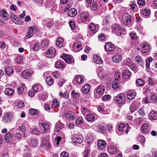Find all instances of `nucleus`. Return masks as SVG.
I'll use <instances>...</instances> for the list:
<instances>
[{"instance_id": "obj_44", "label": "nucleus", "mask_w": 157, "mask_h": 157, "mask_svg": "<svg viewBox=\"0 0 157 157\" xmlns=\"http://www.w3.org/2000/svg\"><path fill=\"white\" fill-rule=\"evenodd\" d=\"M136 83L140 86H142L144 84V81L141 79H138L136 80Z\"/></svg>"}, {"instance_id": "obj_37", "label": "nucleus", "mask_w": 157, "mask_h": 157, "mask_svg": "<svg viewBox=\"0 0 157 157\" xmlns=\"http://www.w3.org/2000/svg\"><path fill=\"white\" fill-rule=\"evenodd\" d=\"M142 52L143 53H146L147 52L149 49V46L145 43L142 44Z\"/></svg>"}, {"instance_id": "obj_7", "label": "nucleus", "mask_w": 157, "mask_h": 157, "mask_svg": "<svg viewBox=\"0 0 157 157\" xmlns=\"http://www.w3.org/2000/svg\"><path fill=\"white\" fill-rule=\"evenodd\" d=\"M82 44L80 41H77L73 44V48L75 51L77 52L80 50L82 49Z\"/></svg>"}, {"instance_id": "obj_50", "label": "nucleus", "mask_w": 157, "mask_h": 157, "mask_svg": "<svg viewBox=\"0 0 157 157\" xmlns=\"http://www.w3.org/2000/svg\"><path fill=\"white\" fill-rule=\"evenodd\" d=\"M40 48V44L38 43H36L34 44L32 49L33 51H36L39 50Z\"/></svg>"}, {"instance_id": "obj_23", "label": "nucleus", "mask_w": 157, "mask_h": 157, "mask_svg": "<svg viewBox=\"0 0 157 157\" xmlns=\"http://www.w3.org/2000/svg\"><path fill=\"white\" fill-rule=\"evenodd\" d=\"M150 10L147 8H145L140 10V14L143 16H147L150 14Z\"/></svg>"}, {"instance_id": "obj_31", "label": "nucleus", "mask_w": 157, "mask_h": 157, "mask_svg": "<svg viewBox=\"0 0 157 157\" xmlns=\"http://www.w3.org/2000/svg\"><path fill=\"white\" fill-rule=\"evenodd\" d=\"M42 89V87L40 84L35 85L33 87V89L35 93L40 91Z\"/></svg>"}, {"instance_id": "obj_43", "label": "nucleus", "mask_w": 157, "mask_h": 157, "mask_svg": "<svg viewBox=\"0 0 157 157\" xmlns=\"http://www.w3.org/2000/svg\"><path fill=\"white\" fill-rule=\"evenodd\" d=\"M14 137L18 140H20L22 138V135L21 133L20 132H15L14 134Z\"/></svg>"}, {"instance_id": "obj_10", "label": "nucleus", "mask_w": 157, "mask_h": 157, "mask_svg": "<svg viewBox=\"0 0 157 157\" xmlns=\"http://www.w3.org/2000/svg\"><path fill=\"white\" fill-rule=\"evenodd\" d=\"M140 103L138 101H133L130 105V109L131 113H133L140 106Z\"/></svg>"}, {"instance_id": "obj_39", "label": "nucleus", "mask_w": 157, "mask_h": 157, "mask_svg": "<svg viewBox=\"0 0 157 157\" xmlns=\"http://www.w3.org/2000/svg\"><path fill=\"white\" fill-rule=\"evenodd\" d=\"M43 23L46 26L50 28L52 26V21L50 20L47 19L44 20L43 21Z\"/></svg>"}, {"instance_id": "obj_18", "label": "nucleus", "mask_w": 157, "mask_h": 157, "mask_svg": "<svg viewBox=\"0 0 157 157\" xmlns=\"http://www.w3.org/2000/svg\"><path fill=\"white\" fill-rule=\"evenodd\" d=\"M62 58L67 63H71L72 61V58L70 56L64 54L62 56Z\"/></svg>"}, {"instance_id": "obj_40", "label": "nucleus", "mask_w": 157, "mask_h": 157, "mask_svg": "<svg viewBox=\"0 0 157 157\" xmlns=\"http://www.w3.org/2000/svg\"><path fill=\"white\" fill-rule=\"evenodd\" d=\"M75 80L77 83H81L83 82V79L81 76H76Z\"/></svg>"}, {"instance_id": "obj_57", "label": "nucleus", "mask_w": 157, "mask_h": 157, "mask_svg": "<svg viewBox=\"0 0 157 157\" xmlns=\"http://www.w3.org/2000/svg\"><path fill=\"white\" fill-rule=\"evenodd\" d=\"M125 128H126L125 124L123 123H121L119 124L118 129L120 131L122 132L123 131V130L125 129Z\"/></svg>"}, {"instance_id": "obj_52", "label": "nucleus", "mask_w": 157, "mask_h": 157, "mask_svg": "<svg viewBox=\"0 0 157 157\" xmlns=\"http://www.w3.org/2000/svg\"><path fill=\"white\" fill-rule=\"evenodd\" d=\"M55 127L56 130L58 131L63 128V125L61 123H57L56 124Z\"/></svg>"}, {"instance_id": "obj_17", "label": "nucleus", "mask_w": 157, "mask_h": 157, "mask_svg": "<svg viewBox=\"0 0 157 157\" xmlns=\"http://www.w3.org/2000/svg\"><path fill=\"white\" fill-rule=\"evenodd\" d=\"M75 114L74 112H70L68 113H65L64 116L66 118L70 120L73 121L75 118Z\"/></svg>"}, {"instance_id": "obj_6", "label": "nucleus", "mask_w": 157, "mask_h": 157, "mask_svg": "<svg viewBox=\"0 0 157 157\" xmlns=\"http://www.w3.org/2000/svg\"><path fill=\"white\" fill-rule=\"evenodd\" d=\"M89 28L92 33L95 34L98 31L99 26L98 24H95L93 23H92L89 24Z\"/></svg>"}, {"instance_id": "obj_51", "label": "nucleus", "mask_w": 157, "mask_h": 157, "mask_svg": "<svg viewBox=\"0 0 157 157\" xmlns=\"http://www.w3.org/2000/svg\"><path fill=\"white\" fill-rule=\"evenodd\" d=\"M129 35L131 39L132 40H135L137 38V36L135 33L132 32L129 34Z\"/></svg>"}, {"instance_id": "obj_47", "label": "nucleus", "mask_w": 157, "mask_h": 157, "mask_svg": "<svg viewBox=\"0 0 157 157\" xmlns=\"http://www.w3.org/2000/svg\"><path fill=\"white\" fill-rule=\"evenodd\" d=\"M31 144L32 147H36L38 144V142L36 139H33L31 140Z\"/></svg>"}, {"instance_id": "obj_20", "label": "nucleus", "mask_w": 157, "mask_h": 157, "mask_svg": "<svg viewBox=\"0 0 157 157\" xmlns=\"http://www.w3.org/2000/svg\"><path fill=\"white\" fill-rule=\"evenodd\" d=\"M136 96V94L133 90H130L127 93V98L129 100L133 99Z\"/></svg>"}, {"instance_id": "obj_21", "label": "nucleus", "mask_w": 157, "mask_h": 157, "mask_svg": "<svg viewBox=\"0 0 157 157\" xmlns=\"http://www.w3.org/2000/svg\"><path fill=\"white\" fill-rule=\"evenodd\" d=\"M93 58L94 61L97 64H101L103 62L101 58L97 55H94Z\"/></svg>"}, {"instance_id": "obj_16", "label": "nucleus", "mask_w": 157, "mask_h": 157, "mask_svg": "<svg viewBox=\"0 0 157 157\" xmlns=\"http://www.w3.org/2000/svg\"><path fill=\"white\" fill-rule=\"evenodd\" d=\"M122 56L121 55H115L113 56L112 60L114 62L119 63L122 61Z\"/></svg>"}, {"instance_id": "obj_36", "label": "nucleus", "mask_w": 157, "mask_h": 157, "mask_svg": "<svg viewBox=\"0 0 157 157\" xmlns=\"http://www.w3.org/2000/svg\"><path fill=\"white\" fill-rule=\"evenodd\" d=\"M41 124L43 127L44 130L46 132H49V125L47 123L45 122H42L41 123Z\"/></svg>"}, {"instance_id": "obj_2", "label": "nucleus", "mask_w": 157, "mask_h": 157, "mask_svg": "<svg viewBox=\"0 0 157 157\" xmlns=\"http://www.w3.org/2000/svg\"><path fill=\"white\" fill-rule=\"evenodd\" d=\"M123 24L130 26L132 25V17L128 13H125L123 14L122 17Z\"/></svg>"}, {"instance_id": "obj_26", "label": "nucleus", "mask_w": 157, "mask_h": 157, "mask_svg": "<svg viewBox=\"0 0 157 157\" xmlns=\"http://www.w3.org/2000/svg\"><path fill=\"white\" fill-rule=\"evenodd\" d=\"M77 13V11L75 8L71 9L68 12V15L70 17L75 16Z\"/></svg>"}, {"instance_id": "obj_54", "label": "nucleus", "mask_w": 157, "mask_h": 157, "mask_svg": "<svg viewBox=\"0 0 157 157\" xmlns=\"http://www.w3.org/2000/svg\"><path fill=\"white\" fill-rule=\"evenodd\" d=\"M138 114L140 116H144L145 114V112L143 108H140L138 110Z\"/></svg>"}, {"instance_id": "obj_22", "label": "nucleus", "mask_w": 157, "mask_h": 157, "mask_svg": "<svg viewBox=\"0 0 157 157\" xmlns=\"http://www.w3.org/2000/svg\"><path fill=\"white\" fill-rule=\"evenodd\" d=\"M10 17L11 20L15 24H19V22L18 21V18L17 17V16L15 15L14 13H11L10 14Z\"/></svg>"}, {"instance_id": "obj_28", "label": "nucleus", "mask_w": 157, "mask_h": 157, "mask_svg": "<svg viewBox=\"0 0 157 157\" xmlns=\"http://www.w3.org/2000/svg\"><path fill=\"white\" fill-rule=\"evenodd\" d=\"M108 150L109 153L111 154H114L117 152V148L114 146H109L108 149Z\"/></svg>"}, {"instance_id": "obj_9", "label": "nucleus", "mask_w": 157, "mask_h": 157, "mask_svg": "<svg viewBox=\"0 0 157 157\" xmlns=\"http://www.w3.org/2000/svg\"><path fill=\"white\" fill-rule=\"evenodd\" d=\"M41 147L45 148H48L50 146L48 141L44 137H41L40 140Z\"/></svg>"}, {"instance_id": "obj_34", "label": "nucleus", "mask_w": 157, "mask_h": 157, "mask_svg": "<svg viewBox=\"0 0 157 157\" xmlns=\"http://www.w3.org/2000/svg\"><path fill=\"white\" fill-rule=\"evenodd\" d=\"M46 84L49 86L52 85L53 83V80L51 77H48L45 80Z\"/></svg>"}, {"instance_id": "obj_55", "label": "nucleus", "mask_w": 157, "mask_h": 157, "mask_svg": "<svg viewBox=\"0 0 157 157\" xmlns=\"http://www.w3.org/2000/svg\"><path fill=\"white\" fill-rule=\"evenodd\" d=\"M83 118L81 117H79L77 118L75 123L76 124H81L83 122Z\"/></svg>"}, {"instance_id": "obj_49", "label": "nucleus", "mask_w": 157, "mask_h": 157, "mask_svg": "<svg viewBox=\"0 0 157 157\" xmlns=\"http://www.w3.org/2000/svg\"><path fill=\"white\" fill-rule=\"evenodd\" d=\"M64 63L60 61H58L56 63V67L57 68H63L65 67Z\"/></svg>"}, {"instance_id": "obj_59", "label": "nucleus", "mask_w": 157, "mask_h": 157, "mask_svg": "<svg viewBox=\"0 0 157 157\" xmlns=\"http://www.w3.org/2000/svg\"><path fill=\"white\" fill-rule=\"evenodd\" d=\"M71 95L74 98H76L79 96V94L78 93L75 92L74 90H72L71 91Z\"/></svg>"}, {"instance_id": "obj_33", "label": "nucleus", "mask_w": 157, "mask_h": 157, "mask_svg": "<svg viewBox=\"0 0 157 157\" xmlns=\"http://www.w3.org/2000/svg\"><path fill=\"white\" fill-rule=\"evenodd\" d=\"M105 90L104 86H98L97 89L96 91L99 95H101L104 92Z\"/></svg>"}, {"instance_id": "obj_41", "label": "nucleus", "mask_w": 157, "mask_h": 157, "mask_svg": "<svg viewBox=\"0 0 157 157\" xmlns=\"http://www.w3.org/2000/svg\"><path fill=\"white\" fill-rule=\"evenodd\" d=\"M49 41L47 40H44L41 43V45L42 48H46L48 46Z\"/></svg>"}, {"instance_id": "obj_24", "label": "nucleus", "mask_w": 157, "mask_h": 157, "mask_svg": "<svg viewBox=\"0 0 157 157\" xmlns=\"http://www.w3.org/2000/svg\"><path fill=\"white\" fill-rule=\"evenodd\" d=\"M136 60L137 63L139 64L143 68L144 67V62L143 59L139 56H137L136 57Z\"/></svg>"}, {"instance_id": "obj_4", "label": "nucleus", "mask_w": 157, "mask_h": 157, "mask_svg": "<svg viewBox=\"0 0 157 157\" xmlns=\"http://www.w3.org/2000/svg\"><path fill=\"white\" fill-rule=\"evenodd\" d=\"M46 56L49 58H53L56 55V50L53 47L49 48L45 52Z\"/></svg>"}, {"instance_id": "obj_3", "label": "nucleus", "mask_w": 157, "mask_h": 157, "mask_svg": "<svg viewBox=\"0 0 157 157\" xmlns=\"http://www.w3.org/2000/svg\"><path fill=\"white\" fill-rule=\"evenodd\" d=\"M89 16L88 13L82 12L78 16L77 21L79 23L88 22L89 21Z\"/></svg>"}, {"instance_id": "obj_56", "label": "nucleus", "mask_w": 157, "mask_h": 157, "mask_svg": "<svg viewBox=\"0 0 157 157\" xmlns=\"http://www.w3.org/2000/svg\"><path fill=\"white\" fill-rule=\"evenodd\" d=\"M24 88V84H21L20 86L18 89V91L20 94H22Z\"/></svg>"}, {"instance_id": "obj_1", "label": "nucleus", "mask_w": 157, "mask_h": 157, "mask_svg": "<svg viewBox=\"0 0 157 157\" xmlns=\"http://www.w3.org/2000/svg\"><path fill=\"white\" fill-rule=\"evenodd\" d=\"M125 97L124 94L120 93L113 97L114 102L117 104L123 105L125 103Z\"/></svg>"}, {"instance_id": "obj_38", "label": "nucleus", "mask_w": 157, "mask_h": 157, "mask_svg": "<svg viewBox=\"0 0 157 157\" xmlns=\"http://www.w3.org/2000/svg\"><path fill=\"white\" fill-rule=\"evenodd\" d=\"M138 140L139 143L142 145H144L145 142V138L143 135H140L138 137Z\"/></svg>"}, {"instance_id": "obj_60", "label": "nucleus", "mask_w": 157, "mask_h": 157, "mask_svg": "<svg viewBox=\"0 0 157 157\" xmlns=\"http://www.w3.org/2000/svg\"><path fill=\"white\" fill-rule=\"evenodd\" d=\"M90 151L88 148L85 149L84 152L83 153V157H89V154Z\"/></svg>"}, {"instance_id": "obj_46", "label": "nucleus", "mask_w": 157, "mask_h": 157, "mask_svg": "<svg viewBox=\"0 0 157 157\" xmlns=\"http://www.w3.org/2000/svg\"><path fill=\"white\" fill-rule=\"evenodd\" d=\"M98 77L102 78H104L106 75V73L103 71H100L98 73Z\"/></svg>"}, {"instance_id": "obj_8", "label": "nucleus", "mask_w": 157, "mask_h": 157, "mask_svg": "<svg viewBox=\"0 0 157 157\" xmlns=\"http://www.w3.org/2000/svg\"><path fill=\"white\" fill-rule=\"evenodd\" d=\"M104 48L106 52H113L115 49V46L112 43L108 42L105 45Z\"/></svg>"}, {"instance_id": "obj_35", "label": "nucleus", "mask_w": 157, "mask_h": 157, "mask_svg": "<svg viewBox=\"0 0 157 157\" xmlns=\"http://www.w3.org/2000/svg\"><path fill=\"white\" fill-rule=\"evenodd\" d=\"M86 120L89 121H95L94 116L93 114H87L86 116Z\"/></svg>"}, {"instance_id": "obj_25", "label": "nucleus", "mask_w": 157, "mask_h": 157, "mask_svg": "<svg viewBox=\"0 0 157 157\" xmlns=\"http://www.w3.org/2000/svg\"><path fill=\"white\" fill-rule=\"evenodd\" d=\"M148 117L151 120H155L157 119V113L152 110L149 115Z\"/></svg>"}, {"instance_id": "obj_12", "label": "nucleus", "mask_w": 157, "mask_h": 157, "mask_svg": "<svg viewBox=\"0 0 157 157\" xmlns=\"http://www.w3.org/2000/svg\"><path fill=\"white\" fill-rule=\"evenodd\" d=\"M151 125L148 123L144 124L142 126L141 130L142 132L144 133H148L151 130Z\"/></svg>"}, {"instance_id": "obj_27", "label": "nucleus", "mask_w": 157, "mask_h": 157, "mask_svg": "<svg viewBox=\"0 0 157 157\" xmlns=\"http://www.w3.org/2000/svg\"><path fill=\"white\" fill-rule=\"evenodd\" d=\"M5 72L7 75H10L13 74V70L11 67L10 66H8L5 68Z\"/></svg>"}, {"instance_id": "obj_61", "label": "nucleus", "mask_w": 157, "mask_h": 157, "mask_svg": "<svg viewBox=\"0 0 157 157\" xmlns=\"http://www.w3.org/2000/svg\"><path fill=\"white\" fill-rule=\"evenodd\" d=\"M132 61L131 59H128L125 62L124 64L125 65L128 66L129 67H130L132 64Z\"/></svg>"}, {"instance_id": "obj_30", "label": "nucleus", "mask_w": 157, "mask_h": 157, "mask_svg": "<svg viewBox=\"0 0 157 157\" xmlns=\"http://www.w3.org/2000/svg\"><path fill=\"white\" fill-rule=\"evenodd\" d=\"M5 94L8 96H11L14 92V90L10 88H6L5 91Z\"/></svg>"}, {"instance_id": "obj_15", "label": "nucleus", "mask_w": 157, "mask_h": 157, "mask_svg": "<svg viewBox=\"0 0 157 157\" xmlns=\"http://www.w3.org/2000/svg\"><path fill=\"white\" fill-rule=\"evenodd\" d=\"M98 149L101 150L105 148L106 146V142L104 140H99L97 144Z\"/></svg>"}, {"instance_id": "obj_53", "label": "nucleus", "mask_w": 157, "mask_h": 157, "mask_svg": "<svg viewBox=\"0 0 157 157\" xmlns=\"http://www.w3.org/2000/svg\"><path fill=\"white\" fill-rule=\"evenodd\" d=\"M23 57L21 56H18L16 59V62L18 63H22L23 60Z\"/></svg>"}, {"instance_id": "obj_14", "label": "nucleus", "mask_w": 157, "mask_h": 157, "mask_svg": "<svg viewBox=\"0 0 157 157\" xmlns=\"http://www.w3.org/2000/svg\"><path fill=\"white\" fill-rule=\"evenodd\" d=\"M94 139L93 134L90 133H89L87 135V144L88 145H90L92 144Z\"/></svg>"}, {"instance_id": "obj_63", "label": "nucleus", "mask_w": 157, "mask_h": 157, "mask_svg": "<svg viewBox=\"0 0 157 157\" xmlns=\"http://www.w3.org/2000/svg\"><path fill=\"white\" fill-rule=\"evenodd\" d=\"M17 106L19 108H21L24 107V103L23 101H19L18 102Z\"/></svg>"}, {"instance_id": "obj_58", "label": "nucleus", "mask_w": 157, "mask_h": 157, "mask_svg": "<svg viewBox=\"0 0 157 157\" xmlns=\"http://www.w3.org/2000/svg\"><path fill=\"white\" fill-rule=\"evenodd\" d=\"M81 112L83 115H85L89 112V110L88 109L84 107H82L81 109Z\"/></svg>"}, {"instance_id": "obj_29", "label": "nucleus", "mask_w": 157, "mask_h": 157, "mask_svg": "<svg viewBox=\"0 0 157 157\" xmlns=\"http://www.w3.org/2000/svg\"><path fill=\"white\" fill-rule=\"evenodd\" d=\"M90 85L88 84H85L82 87V91L84 94H86L89 91Z\"/></svg>"}, {"instance_id": "obj_42", "label": "nucleus", "mask_w": 157, "mask_h": 157, "mask_svg": "<svg viewBox=\"0 0 157 157\" xmlns=\"http://www.w3.org/2000/svg\"><path fill=\"white\" fill-rule=\"evenodd\" d=\"M29 114L32 115H37L38 114V112L34 109H30L29 110Z\"/></svg>"}, {"instance_id": "obj_11", "label": "nucleus", "mask_w": 157, "mask_h": 157, "mask_svg": "<svg viewBox=\"0 0 157 157\" xmlns=\"http://www.w3.org/2000/svg\"><path fill=\"white\" fill-rule=\"evenodd\" d=\"M72 140L74 143L81 144L82 142L83 139L81 136L76 135L73 137Z\"/></svg>"}, {"instance_id": "obj_62", "label": "nucleus", "mask_w": 157, "mask_h": 157, "mask_svg": "<svg viewBox=\"0 0 157 157\" xmlns=\"http://www.w3.org/2000/svg\"><path fill=\"white\" fill-rule=\"evenodd\" d=\"M71 30H73L75 28V22L73 21H70L69 22Z\"/></svg>"}, {"instance_id": "obj_64", "label": "nucleus", "mask_w": 157, "mask_h": 157, "mask_svg": "<svg viewBox=\"0 0 157 157\" xmlns=\"http://www.w3.org/2000/svg\"><path fill=\"white\" fill-rule=\"evenodd\" d=\"M69 154L66 151H63L60 154V157H69Z\"/></svg>"}, {"instance_id": "obj_32", "label": "nucleus", "mask_w": 157, "mask_h": 157, "mask_svg": "<svg viewBox=\"0 0 157 157\" xmlns=\"http://www.w3.org/2000/svg\"><path fill=\"white\" fill-rule=\"evenodd\" d=\"M63 40L61 37L58 38L56 40V45L59 47H61L63 45Z\"/></svg>"}, {"instance_id": "obj_19", "label": "nucleus", "mask_w": 157, "mask_h": 157, "mask_svg": "<svg viewBox=\"0 0 157 157\" xmlns=\"http://www.w3.org/2000/svg\"><path fill=\"white\" fill-rule=\"evenodd\" d=\"M131 73L127 70H124L122 73V76L124 79H129L131 77Z\"/></svg>"}, {"instance_id": "obj_45", "label": "nucleus", "mask_w": 157, "mask_h": 157, "mask_svg": "<svg viewBox=\"0 0 157 157\" xmlns=\"http://www.w3.org/2000/svg\"><path fill=\"white\" fill-rule=\"evenodd\" d=\"M153 60L152 59L151 57H149L147 58L146 59V67L147 68H149L150 67V64L151 62Z\"/></svg>"}, {"instance_id": "obj_13", "label": "nucleus", "mask_w": 157, "mask_h": 157, "mask_svg": "<svg viewBox=\"0 0 157 157\" xmlns=\"http://www.w3.org/2000/svg\"><path fill=\"white\" fill-rule=\"evenodd\" d=\"M12 117V115L10 113H6L2 117V121L5 122H9L11 121Z\"/></svg>"}, {"instance_id": "obj_5", "label": "nucleus", "mask_w": 157, "mask_h": 157, "mask_svg": "<svg viewBox=\"0 0 157 157\" xmlns=\"http://www.w3.org/2000/svg\"><path fill=\"white\" fill-rule=\"evenodd\" d=\"M33 73V71L30 69H25L22 73V77L25 79H29Z\"/></svg>"}, {"instance_id": "obj_48", "label": "nucleus", "mask_w": 157, "mask_h": 157, "mask_svg": "<svg viewBox=\"0 0 157 157\" xmlns=\"http://www.w3.org/2000/svg\"><path fill=\"white\" fill-rule=\"evenodd\" d=\"M59 103L58 102L57 99H54L52 101V106L53 107H56L59 106Z\"/></svg>"}]
</instances>
